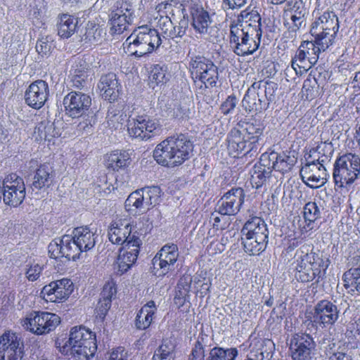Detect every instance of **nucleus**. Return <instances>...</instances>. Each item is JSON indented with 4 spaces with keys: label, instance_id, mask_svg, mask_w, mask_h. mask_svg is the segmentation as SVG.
Masks as SVG:
<instances>
[{
    "label": "nucleus",
    "instance_id": "1",
    "mask_svg": "<svg viewBox=\"0 0 360 360\" xmlns=\"http://www.w3.org/2000/svg\"><path fill=\"white\" fill-rule=\"evenodd\" d=\"M256 18V20L250 19L231 26L230 44L236 55H250L258 49L262 31L261 18L259 15Z\"/></svg>",
    "mask_w": 360,
    "mask_h": 360
},
{
    "label": "nucleus",
    "instance_id": "2",
    "mask_svg": "<svg viewBox=\"0 0 360 360\" xmlns=\"http://www.w3.org/2000/svg\"><path fill=\"white\" fill-rule=\"evenodd\" d=\"M193 146L185 134L168 137L159 143L153 151V157L162 166L174 167L189 159Z\"/></svg>",
    "mask_w": 360,
    "mask_h": 360
},
{
    "label": "nucleus",
    "instance_id": "3",
    "mask_svg": "<svg viewBox=\"0 0 360 360\" xmlns=\"http://www.w3.org/2000/svg\"><path fill=\"white\" fill-rule=\"evenodd\" d=\"M349 308V303L345 300L330 301L323 300L316 303L314 307L313 320H307L309 328L317 327L321 328H330L337 323L342 316L345 315Z\"/></svg>",
    "mask_w": 360,
    "mask_h": 360
},
{
    "label": "nucleus",
    "instance_id": "4",
    "mask_svg": "<svg viewBox=\"0 0 360 360\" xmlns=\"http://www.w3.org/2000/svg\"><path fill=\"white\" fill-rule=\"evenodd\" d=\"M360 176V158L351 153L336 159L333 165V178L339 188L350 186Z\"/></svg>",
    "mask_w": 360,
    "mask_h": 360
},
{
    "label": "nucleus",
    "instance_id": "5",
    "mask_svg": "<svg viewBox=\"0 0 360 360\" xmlns=\"http://www.w3.org/2000/svg\"><path fill=\"white\" fill-rule=\"evenodd\" d=\"M131 55L140 58L152 53L161 44V38L155 29L148 26L138 27L126 40Z\"/></svg>",
    "mask_w": 360,
    "mask_h": 360
},
{
    "label": "nucleus",
    "instance_id": "6",
    "mask_svg": "<svg viewBox=\"0 0 360 360\" xmlns=\"http://www.w3.org/2000/svg\"><path fill=\"white\" fill-rule=\"evenodd\" d=\"M191 74L196 86L202 89L204 87L216 86L218 80V68L213 62L201 56L193 57L190 62Z\"/></svg>",
    "mask_w": 360,
    "mask_h": 360
},
{
    "label": "nucleus",
    "instance_id": "7",
    "mask_svg": "<svg viewBox=\"0 0 360 360\" xmlns=\"http://www.w3.org/2000/svg\"><path fill=\"white\" fill-rule=\"evenodd\" d=\"M162 191L159 186H149L132 192L125 201L129 210L134 207L140 212L145 213L160 202Z\"/></svg>",
    "mask_w": 360,
    "mask_h": 360
},
{
    "label": "nucleus",
    "instance_id": "8",
    "mask_svg": "<svg viewBox=\"0 0 360 360\" xmlns=\"http://www.w3.org/2000/svg\"><path fill=\"white\" fill-rule=\"evenodd\" d=\"M60 317L46 311H32L22 321L27 330L36 335H44L53 330L60 323Z\"/></svg>",
    "mask_w": 360,
    "mask_h": 360
},
{
    "label": "nucleus",
    "instance_id": "9",
    "mask_svg": "<svg viewBox=\"0 0 360 360\" xmlns=\"http://www.w3.org/2000/svg\"><path fill=\"white\" fill-rule=\"evenodd\" d=\"M128 132L130 136L146 141L159 134L160 127L158 122L147 115L129 117Z\"/></svg>",
    "mask_w": 360,
    "mask_h": 360
},
{
    "label": "nucleus",
    "instance_id": "10",
    "mask_svg": "<svg viewBox=\"0 0 360 360\" xmlns=\"http://www.w3.org/2000/svg\"><path fill=\"white\" fill-rule=\"evenodd\" d=\"M338 29L337 15L333 11H326L312 23L310 33L314 37L327 39V43L332 45Z\"/></svg>",
    "mask_w": 360,
    "mask_h": 360
},
{
    "label": "nucleus",
    "instance_id": "11",
    "mask_svg": "<svg viewBox=\"0 0 360 360\" xmlns=\"http://www.w3.org/2000/svg\"><path fill=\"white\" fill-rule=\"evenodd\" d=\"M51 258L65 257L76 260L82 252L72 235H64L52 240L48 246Z\"/></svg>",
    "mask_w": 360,
    "mask_h": 360
},
{
    "label": "nucleus",
    "instance_id": "12",
    "mask_svg": "<svg viewBox=\"0 0 360 360\" xmlns=\"http://www.w3.org/2000/svg\"><path fill=\"white\" fill-rule=\"evenodd\" d=\"M3 200L10 206L17 207L25 197V186L23 179L16 174H11L3 179Z\"/></svg>",
    "mask_w": 360,
    "mask_h": 360
},
{
    "label": "nucleus",
    "instance_id": "13",
    "mask_svg": "<svg viewBox=\"0 0 360 360\" xmlns=\"http://www.w3.org/2000/svg\"><path fill=\"white\" fill-rule=\"evenodd\" d=\"M179 257L176 245H165L152 260L154 274L163 276L174 269V264Z\"/></svg>",
    "mask_w": 360,
    "mask_h": 360
},
{
    "label": "nucleus",
    "instance_id": "14",
    "mask_svg": "<svg viewBox=\"0 0 360 360\" xmlns=\"http://www.w3.org/2000/svg\"><path fill=\"white\" fill-rule=\"evenodd\" d=\"M66 114L72 118H79L91 110V97L80 91H71L63 98Z\"/></svg>",
    "mask_w": 360,
    "mask_h": 360
},
{
    "label": "nucleus",
    "instance_id": "15",
    "mask_svg": "<svg viewBox=\"0 0 360 360\" xmlns=\"http://www.w3.org/2000/svg\"><path fill=\"white\" fill-rule=\"evenodd\" d=\"M245 192L242 188H232L219 200L216 211L221 215H235L244 202Z\"/></svg>",
    "mask_w": 360,
    "mask_h": 360
},
{
    "label": "nucleus",
    "instance_id": "16",
    "mask_svg": "<svg viewBox=\"0 0 360 360\" xmlns=\"http://www.w3.org/2000/svg\"><path fill=\"white\" fill-rule=\"evenodd\" d=\"M316 343L308 334L295 335L290 342V352L293 360H311Z\"/></svg>",
    "mask_w": 360,
    "mask_h": 360
},
{
    "label": "nucleus",
    "instance_id": "17",
    "mask_svg": "<svg viewBox=\"0 0 360 360\" xmlns=\"http://www.w3.org/2000/svg\"><path fill=\"white\" fill-rule=\"evenodd\" d=\"M300 174L302 181L311 188L323 186L329 176L323 163L319 165L315 160L307 161L301 168Z\"/></svg>",
    "mask_w": 360,
    "mask_h": 360
},
{
    "label": "nucleus",
    "instance_id": "18",
    "mask_svg": "<svg viewBox=\"0 0 360 360\" xmlns=\"http://www.w3.org/2000/svg\"><path fill=\"white\" fill-rule=\"evenodd\" d=\"M23 344L15 333H5L0 337V360H20Z\"/></svg>",
    "mask_w": 360,
    "mask_h": 360
},
{
    "label": "nucleus",
    "instance_id": "19",
    "mask_svg": "<svg viewBox=\"0 0 360 360\" xmlns=\"http://www.w3.org/2000/svg\"><path fill=\"white\" fill-rule=\"evenodd\" d=\"M73 290V283L68 278H63L51 282L45 285L41 294L46 300L52 302H60L66 300Z\"/></svg>",
    "mask_w": 360,
    "mask_h": 360
},
{
    "label": "nucleus",
    "instance_id": "20",
    "mask_svg": "<svg viewBox=\"0 0 360 360\" xmlns=\"http://www.w3.org/2000/svg\"><path fill=\"white\" fill-rule=\"evenodd\" d=\"M49 95L46 82L38 79L32 82L25 94V103L34 109H40L46 103Z\"/></svg>",
    "mask_w": 360,
    "mask_h": 360
},
{
    "label": "nucleus",
    "instance_id": "21",
    "mask_svg": "<svg viewBox=\"0 0 360 360\" xmlns=\"http://www.w3.org/2000/svg\"><path fill=\"white\" fill-rule=\"evenodd\" d=\"M227 148L229 153L234 158L240 154L246 155L252 151L255 146L246 138L240 129L233 128L227 136Z\"/></svg>",
    "mask_w": 360,
    "mask_h": 360
},
{
    "label": "nucleus",
    "instance_id": "22",
    "mask_svg": "<svg viewBox=\"0 0 360 360\" xmlns=\"http://www.w3.org/2000/svg\"><path fill=\"white\" fill-rule=\"evenodd\" d=\"M139 238L136 233H131V227L126 220L119 219L113 221L108 228L109 240L117 245L125 246L129 240Z\"/></svg>",
    "mask_w": 360,
    "mask_h": 360
},
{
    "label": "nucleus",
    "instance_id": "23",
    "mask_svg": "<svg viewBox=\"0 0 360 360\" xmlns=\"http://www.w3.org/2000/svg\"><path fill=\"white\" fill-rule=\"evenodd\" d=\"M141 245V240L136 238L122 247L117 262L118 271L121 274L125 273L136 261Z\"/></svg>",
    "mask_w": 360,
    "mask_h": 360
},
{
    "label": "nucleus",
    "instance_id": "24",
    "mask_svg": "<svg viewBox=\"0 0 360 360\" xmlns=\"http://www.w3.org/2000/svg\"><path fill=\"white\" fill-rule=\"evenodd\" d=\"M96 349L97 345L94 338L74 346H68V343H65L60 348V352L65 355H71L77 360H88L94 356Z\"/></svg>",
    "mask_w": 360,
    "mask_h": 360
},
{
    "label": "nucleus",
    "instance_id": "25",
    "mask_svg": "<svg viewBox=\"0 0 360 360\" xmlns=\"http://www.w3.org/2000/svg\"><path fill=\"white\" fill-rule=\"evenodd\" d=\"M259 86L260 83H253L245 94L242 106L246 111L257 113L266 109L268 103L259 92Z\"/></svg>",
    "mask_w": 360,
    "mask_h": 360
},
{
    "label": "nucleus",
    "instance_id": "26",
    "mask_svg": "<svg viewBox=\"0 0 360 360\" xmlns=\"http://www.w3.org/2000/svg\"><path fill=\"white\" fill-rule=\"evenodd\" d=\"M111 31L114 34H120L127 30L128 25L133 20L132 12L127 4L122 6L115 11H112L110 15Z\"/></svg>",
    "mask_w": 360,
    "mask_h": 360
},
{
    "label": "nucleus",
    "instance_id": "27",
    "mask_svg": "<svg viewBox=\"0 0 360 360\" xmlns=\"http://www.w3.org/2000/svg\"><path fill=\"white\" fill-rule=\"evenodd\" d=\"M241 233L243 236H249L259 240L269 239V230L265 221L260 217H254L248 219L243 226Z\"/></svg>",
    "mask_w": 360,
    "mask_h": 360
},
{
    "label": "nucleus",
    "instance_id": "28",
    "mask_svg": "<svg viewBox=\"0 0 360 360\" xmlns=\"http://www.w3.org/2000/svg\"><path fill=\"white\" fill-rule=\"evenodd\" d=\"M103 97L110 102L115 101L120 95V84L114 73L103 75L98 84Z\"/></svg>",
    "mask_w": 360,
    "mask_h": 360
},
{
    "label": "nucleus",
    "instance_id": "29",
    "mask_svg": "<svg viewBox=\"0 0 360 360\" xmlns=\"http://www.w3.org/2000/svg\"><path fill=\"white\" fill-rule=\"evenodd\" d=\"M272 161L271 165L272 169H275L281 172H285L290 170L296 163L297 159L294 155H290L283 153L278 154L276 153H271L270 154H263L262 155V162Z\"/></svg>",
    "mask_w": 360,
    "mask_h": 360
},
{
    "label": "nucleus",
    "instance_id": "30",
    "mask_svg": "<svg viewBox=\"0 0 360 360\" xmlns=\"http://www.w3.org/2000/svg\"><path fill=\"white\" fill-rule=\"evenodd\" d=\"M116 293L115 283L107 282L101 293V297L96 308L97 319L103 321L111 306L112 297Z\"/></svg>",
    "mask_w": 360,
    "mask_h": 360
},
{
    "label": "nucleus",
    "instance_id": "31",
    "mask_svg": "<svg viewBox=\"0 0 360 360\" xmlns=\"http://www.w3.org/2000/svg\"><path fill=\"white\" fill-rule=\"evenodd\" d=\"M305 253V260L309 263V265L313 268H320V271H323L324 273L330 264V260L328 257H323L322 252L319 250L314 252L311 249V245L304 244L302 245L297 251V254Z\"/></svg>",
    "mask_w": 360,
    "mask_h": 360
},
{
    "label": "nucleus",
    "instance_id": "32",
    "mask_svg": "<svg viewBox=\"0 0 360 360\" xmlns=\"http://www.w3.org/2000/svg\"><path fill=\"white\" fill-rule=\"evenodd\" d=\"M330 45L327 43V39L314 37V41H304L302 42L303 48L308 56V68H311L318 60L319 54L325 51Z\"/></svg>",
    "mask_w": 360,
    "mask_h": 360
},
{
    "label": "nucleus",
    "instance_id": "33",
    "mask_svg": "<svg viewBox=\"0 0 360 360\" xmlns=\"http://www.w3.org/2000/svg\"><path fill=\"white\" fill-rule=\"evenodd\" d=\"M53 181L52 168L48 165H41L35 172L31 188L32 191H39L49 188L53 184Z\"/></svg>",
    "mask_w": 360,
    "mask_h": 360
},
{
    "label": "nucleus",
    "instance_id": "34",
    "mask_svg": "<svg viewBox=\"0 0 360 360\" xmlns=\"http://www.w3.org/2000/svg\"><path fill=\"white\" fill-rule=\"evenodd\" d=\"M262 162L256 164L251 170L250 183L252 187L258 189L266 184L267 180L271 177L272 168L270 164Z\"/></svg>",
    "mask_w": 360,
    "mask_h": 360
},
{
    "label": "nucleus",
    "instance_id": "35",
    "mask_svg": "<svg viewBox=\"0 0 360 360\" xmlns=\"http://www.w3.org/2000/svg\"><path fill=\"white\" fill-rule=\"evenodd\" d=\"M72 236L82 252H87L95 246L96 238L95 233L90 231L87 226L75 228L73 230Z\"/></svg>",
    "mask_w": 360,
    "mask_h": 360
},
{
    "label": "nucleus",
    "instance_id": "36",
    "mask_svg": "<svg viewBox=\"0 0 360 360\" xmlns=\"http://www.w3.org/2000/svg\"><path fill=\"white\" fill-rule=\"evenodd\" d=\"M156 311L155 302L153 300L148 302L137 313L135 320L136 328L139 330L148 328L153 321Z\"/></svg>",
    "mask_w": 360,
    "mask_h": 360
},
{
    "label": "nucleus",
    "instance_id": "37",
    "mask_svg": "<svg viewBox=\"0 0 360 360\" xmlns=\"http://www.w3.org/2000/svg\"><path fill=\"white\" fill-rule=\"evenodd\" d=\"M192 25L195 32L205 34L208 32L212 20L207 11L198 8L192 11Z\"/></svg>",
    "mask_w": 360,
    "mask_h": 360
},
{
    "label": "nucleus",
    "instance_id": "38",
    "mask_svg": "<svg viewBox=\"0 0 360 360\" xmlns=\"http://www.w3.org/2000/svg\"><path fill=\"white\" fill-rule=\"evenodd\" d=\"M78 18L68 14H63L58 22V34L64 39L70 37L76 31Z\"/></svg>",
    "mask_w": 360,
    "mask_h": 360
},
{
    "label": "nucleus",
    "instance_id": "39",
    "mask_svg": "<svg viewBox=\"0 0 360 360\" xmlns=\"http://www.w3.org/2000/svg\"><path fill=\"white\" fill-rule=\"evenodd\" d=\"M94 338L95 335L85 327L75 326L71 329L69 340L65 343H68V346H74Z\"/></svg>",
    "mask_w": 360,
    "mask_h": 360
},
{
    "label": "nucleus",
    "instance_id": "40",
    "mask_svg": "<svg viewBox=\"0 0 360 360\" xmlns=\"http://www.w3.org/2000/svg\"><path fill=\"white\" fill-rule=\"evenodd\" d=\"M243 245L245 252L250 255H257L265 250L268 241L259 240L254 237L243 236Z\"/></svg>",
    "mask_w": 360,
    "mask_h": 360
},
{
    "label": "nucleus",
    "instance_id": "41",
    "mask_svg": "<svg viewBox=\"0 0 360 360\" xmlns=\"http://www.w3.org/2000/svg\"><path fill=\"white\" fill-rule=\"evenodd\" d=\"M131 163L130 155L126 151H115L108 159V167L114 171L128 167Z\"/></svg>",
    "mask_w": 360,
    "mask_h": 360
},
{
    "label": "nucleus",
    "instance_id": "42",
    "mask_svg": "<svg viewBox=\"0 0 360 360\" xmlns=\"http://www.w3.org/2000/svg\"><path fill=\"white\" fill-rule=\"evenodd\" d=\"M105 34V33L103 32V29L98 25L89 22L86 27L84 39L91 44L96 45L101 43L104 39Z\"/></svg>",
    "mask_w": 360,
    "mask_h": 360
},
{
    "label": "nucleus",
    "instance_id": "43",
    "mask_svg": "<svg viewBox=\"0 0 360 360\" xmlns=\"http://www.w3.org/2000/svg\"><path fill=\"white\" fill-rule=\"evenodd\" d=\"M127 118V115L122 110L111 106L109 108L107 114V123L109 127L115 129H121Z\"/></svg>",
    "mask_w": 360,
    "mask_h": 360
},
{
    "label": "nucleus",
    "instance_id": "44",
    "mask_svg": "<svg viewBox=\"0 0 360 360\" xmlns=\"http://www.w3.org/2000/svg\"><path fill=\"white\" fill-rule=\"evenodd\" d=\"M175 345L169 340H165L155 351L153 360H174Z\"/></svg>",
    "mask_w": 360,
    "mask_h": 360
},
{
    "label": "nucleus",
    "instance_id": "45",
    "mask_svg": "<svg viewBox=\"0 0 360 360\" xmlns=\"http://www.w3.org/2000/svg\"><path fill=\"white\" fill-rule=\"evenodd\" d=\"M238 354L236 348L224 349L215 347L210 350L207 360H235Z\"/></svg>",
    "mask_w": 360,
    "mask_h": 360
},
{
    "label": "nucleus",
    "instance_id": "46",
    "mask_svg": "<svg viewBox=\"0 0 360 360\" xmlns=\"http://www.w3.org/2000/svg\"><path fill=\"white\" fill-rule=\"evenodd\" d=\"M245 134L246 138L254 146L258 142L259 137L262 134L263 127L259 124H247L246 128L241 130Z\"/></svg>",
    "mask_w": 360,
    "mask_h": 360
},
{
    "label": "nucleus",
    "instance_id": "47",
    "mask_svg": "<svg viewBox=\"0 0 360 360\" xmlns=\"http://www.w3.org/2000/svg\"><path fill=\"white\" fill-rule=\"evenodd\" d=\"M321 274L320 268L316 267V269H314L311 266H308L304 268V269H302V271H300L299 273H296L295 277L297 281L302 283H307L313 281L316 276L320 278Z\"/></svg>",
    "mask_w": 360,
    "mask_h": 360
},
{
    "label": "nucleus",
    "instance_id": "48",
    "mask_svg": "<svg viewBox=\"0 0 360 360\" xmlns=\"http://www.w3.org/2000/svg\"><path fill=\"white\" fill-rule=\"evenodd\" d=\"M321 217V211L315 202H309L304 207V218L305 221L314 222Z\"/></svg>",
    "mask_w": 360,
    "mask_h": 360
},
{
    "label": "nucleus",
    "instance_id": "49",
    "mask_svg": "<svg viewBox=\"0 0 360 360\" xmlns=\"http://www.w3.org/2000/svg\"><path fill=\"white\" fill-rule=\"evenodd\" d=\"M53 129V124L47 120L40 122L34 129V134L37 135V139H49V137L53 136L50 134L51 130Z\"/></svg>",
    "mask_w": 360,
    "mask_h": 360
},
{
    "label": "nucleus",
    "instance_id": "50",
    "mask_svg": "<svg viewBox=\"0 0 360 360\" xmlns=\"http://www.w3.org/2000/svg\"><path fill=\"white\" fill-rule=\"evenodd\" d=\"M53 48V40L49 36L42 37L38 39L36 51L42 56H48Z\"/></svg>",
    "mask_w": 360,
    "mask_h": 360
},
{
    "label": "nucleus",
    "instance_id": "51",
    "mask_svg": "<svg viewBox=\"0 0 360 360\" xmlns=\"http://www.w3.org/2000/svg\"><path fill=\"white\" fill-rule=\"evenodd\" d=\"M82 120L78 123V129L81 131H88L96 123L95 113L91 110L79 117Z\"/></svg>",
    "mask_w": 360,
    "mask_h": 360
},
{
    "label": "nucleus",
    "instance_id": "52",
    "mask_svg": "<svg viewBox=\"0 0 360 360\" xmlns=\"http://www.w3.org/2000/svg\"><path fill=\"white\" fill-rule=\"evenodd\" d=\"M204 342L205 338L202 335L198 337V340L192 349L189 360H205Z\"/></svg>",
    "mask_w": 360,
    "mask_h": 360
},
{
    "label": "nucleus",
    "instance_id": "53",
    "mask_svg": "<svg viewBox=\"0 0 360 360\" xmlns=\"http://www.w3.org/2000/svg\"><path fill=\"white\" fill-rule=\"evenodd\" d=\"M256 83H260L259 92L261 95L264 94V96L267 101H272L274 96V93L277 89V84L274 82L259 81Z\"/></svg>",
    "mask_w": 360,
    "mask_h": 360
},
{
    "label": "nucleus",
    "instance_id": "54",
    "mask_svg": "<svg viewBox=\"0 0 360 360\" xmlns=\"http://www.w3.org/2000/svg\"><path fill=\"white\" fill-rule=\"evenodd\" d=\"M44 269V265L39 263H32L27 265V268L25 271L26 278L29 281H35L39 278Z\"/></svg>",
    "mask_w": 360,
    "mask_h": 360
},
{
    "label": "nucleus",
    "instance_id": "55",
    "mask_svg": "<svg viewBox=\"0 0 360 360\" xmlns=\"http://www.w3.org/2000/svg\"><path fill=\"white\" fill-rule=\"evenodd\" d=\"M88 76L87 72L76 69L71 79L72 86L77 89H82L88 83Z\"/></svg>",
    "mask_w": 360,
    "mask_h": 360
},
{
    "label": "nucleus",
    "instance_id": "56",
    "mask_svg": "<svg viewBox=\"0 0 360 360\" xmlns=\"http://www.w3.org/2000/svg\"><path fill=\"white\" fill-rule=\"evenodd\" d=\"M352 278V284L354 285L356 291L360 293V266L356 268H351L349 271L343 274V279L346 281L348 277Z\"/></svg>",
    "mask_w": 360,
    "mask_h": 360
},
{
    "label": "nucleus",
    "instance_id": "57",
    "mask_svg": "<svg viewBox=\"0 0 360 360\" xmlns=\"http://www.w3.org/2000/svg\"><path fill=\"white\" fill-rule=\"evenodd\" d=\"M188 27V20L184 18L179 22L178 25L174 26L173 25L170 38L181 37L185 34Z\"/></svg>",
    "mask_w": 360,
    "mask_h": 360
},
{
    "label": "nucleus",
    "instance_id": "58",
    "mask_svg": "<svg viewBox=\"0 0 360 360\" xmlns=\"http://www.w3.org/2000/svg\"><path fill=\"white\" fill-rule=\"evenodd\" d=\"M288 6L291 10V15H301L302 13L306 14L307 9L304 6L302 0H290L288 2Z\"/></svg>",
    "mask_w": 360,
    "mask_h": 360
},
{
    "label": "nucleus",
    "instance_id": "59",
    "mask_svg": "<svg viewBox=\"0 0 360 360\" xmlns=\"http://www.w3.org/2000/svg\"><path fill=\"white\" fill-rule=\"evenodd\" d=\"M236 105V98L235 96H229L220 106L221 112L224 115L230 113Z\"/></svg>",
    "mask_w": 360,
    "mask_h": 360
},
{
    "label": "nucleus",
    "instance_id": "60",
    "mask_svg": "<svg viewBox=\"0 0 360 360\" xmlns=\"http://www.w3.org/2000/svg\"><path fill=\"white\" fill-rule=\"evenodd\" d=\"M158 23L162 33L167 37H170L173 27V22H172L171 19L167 16L161 17Z\"/></svg>",
    "mask_w": 360,
    "mask_h": 360
},
{
    "label": "nucleus",
    "instance_id": "61",
    "mask_svg": "<svg viewBox=\"0 0 360 360\" xmlns=\"http://www.w3.org/2000/svg\"><path fill=\"white\" fill-rule=\"evenodd\" d=\"M165 79V70L159 65H155L150 74V79L156 84L164 83Z\"/></svg>",
    "mask_w": 360,
    "mask_h": 360
},
{
    "label": "nucleus",
    "instance_id": "62",
    "mask_svg": "<svg viewBox=\"0 0 360 360\" xmlns=\"http://www.w3.org/2000/svg\"><path fill=\"white\" fill-rule=\"evenodd\" d=\"M306 14L302 13L301 15H291L290 19L293 25L291 27L292 32H297L300 27L306 25L305 16Z\"/></svg>",
    "mask_w": 360,
    "mask_h": 360
},
{
    "label": "nucleus",
    "instance_id": "63",
    "mask_svg": "<svg viewBox=\"0 0 360 360\" xmlns=\"http://www.w3.org/2000/svg\"><path fill=\"white\" fill-rule=\"evenodd\" d=\"M247 0H223L224 9H236L243 6Z\"/></svg>",
    "mask_w": 360,
    "mask_h": 360
},
{
    "label": "nucleus",
    "instance_id": "64",
    "mask_svg": "<svg viewBox=\"0 0 360 360\" xmlns=\"http://www.w3.org/2000/svg\"><path fill=\"white\" fill-rule=\"evenodd\" d=\"M107 360H127V352L122 347H118L110 354Z\"/></svg>",
    "mask_w": 360,
    "mask_h": 360
}]
</instances>
